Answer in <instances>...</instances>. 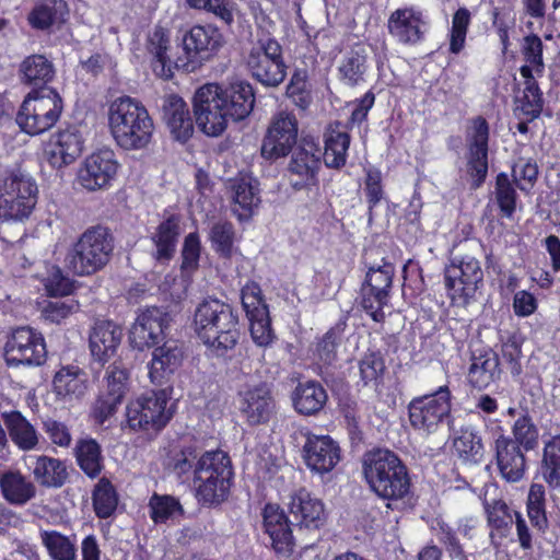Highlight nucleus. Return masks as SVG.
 I'll return each mask as SVG.
<instances>
[{"label": "nucleus", "instance_id": "obj_42", "mask_svg": "<svg viewBox=\"0 0 560 560\" xmlns=\"http://www.w3.org/2000/svg\"><path fill=\"white\" fill-rule=\"evenodd\" d=\"M43 287V291L48 298H65L74 293L77 290L75 280L65 270L52 262L45 261L42 271L34 275Z\"/></svg>", "mask_w": 560, "mask_h": 560}, {"label": "nucleus", "instance_id": "obj_18", "mask_svg": "<svg viewBox=\"0 0 560 560\" xmlns=\"http://www.w3.org/2000/svg\"><path fill=\"white\" fill-rule=\"evenodd\" d=\"M172 318L168 312L158 306L139 312L129 329V342L133 349L144 351L164 341Z\"/></svg>", "mask_w": 560, "mask_h": 560}, {"label": "nucleus", "instance_id": "obj_29", "mask_svg": "<svg viewBox=\"0 0 560 560\" xmlns=\"http://www.w3.org/2000/svg\"><path fill=\"white\" fill-rule=\"evenodd\" d=\"M275 409V399L265 385H258L240 393V410L252 425L267 423Z\"/></svg>", "mask_w": 560, "mask_h": 560}, {"label": "nucleus", "instance_id": "obj_35", "mask_svg": "<svg viewBox=\"0 0 560 560\" xmlns=\"http://www.w3.org/2000/svg\"><path fill=\"white\" fill-rule=\"evenodd\" d=\"M341 128L340 121H334L324 136L323 161L325 166L331 170H341L347 163L351 136Z\"/></svg>", "mask_w": 560, "mask_h": 560}, {"label": "nucleus", "instance_id": "obj_10", "mask_svg": "<svg viewBox=\"0 0 560 560\" xmlns=\"http://www.w3.org/2000/svg\"><path fill=\"white\" fill-rule=\"evenodd\" d=\"M444 285L453 305H467L483 287L480 261L470 255L451 258L444 268Z\"/></svg>", "mask_w": 560, "mask_h": 560}, {"label": "nucleus", "instance_id": "obj_34", "mask_svg": "<svg viewBox=\"0 0 560 560\" xmlns=\"http://www.w3.org/2000/svg\"><path fill=\"white\" fill-rule=\"evenodd\" d=\"M32 474L35 482L45 489H60L69 481L66 460L44 454L34 457Z\"/></svg>", "mask_w": 560, "mask_h": 560}, {"label": "nucleus", "instance_id": "obj_33", "mask_svg": "<svg viewBox=\"0 0 560 560\" xmlns=\"http://www.w3.org/2000/svg\"><path fill=\"white\" fill-rule=\"evenodd\" d=\"M290 397L294 411L305 417L318 415L328 401L327 390L314 380L300 381Z\"/></svg>", "mask_w": 560, "mask_h": 560}, {"label": "nucleus", "instance_id": "obj_2", "mask_svg": "<svg viewBox=\"0 0 560 560\" xmlns=\"http://www.w3.org/2000/svg\"><path fill=\"white\" fill-rule=\"evenodd\" d=\"M255 102V90L248 82L237 81L226 86L207 83L194 95L196 124L207 136L218 137L224 132L230 119L235 122L246 119Z\"/></svg>", "mask_w": 560, "mask_h": 560}, {"label": "nucleus", "instance_id": "obj_23", "mask_svg": "<svg viewBox=\"0 0 560 560\" xmlns=\"http://www.w3.org/2000/svg\"><path fill=\"white\" fill-rule=\"evenodd\" d=\"M319 149L317 147H300L291 155L288 164L290 186L293 190H311L318 187L319 170L322 165Z\"/></svg>", "mask_w": 560, "mask_h": 560}, {"label": "nucleus", "instance_id": "obj_1", "mask_svg": "<svg viewBox=\"0 0 560 560\" xmlns=\"http://www.w3.org/2000/svg\"><path fill=\"white\" fill-rule=\"evenodd\" d=\"M170 32L163 26H155L147 40V50L152 56L153 73L163 80L174 77V69L183 68L194 71L203 62L215 57L223 47L225 39L220 28L213 24H195L183 35L185 61L182 65L173 62L168 57Z\"/></svg>", "mask_w": 560, "mask_h": 560}, {"label": "nucleus", "instance_id": "obj_8", "mask_svg": "<svg viewBox=\"0 0 560 560\" xmlns=\"http://www.w3.org/2000/svg\"><path fill=\"white\" fill-rule=\"evenodd\" d=\"M454 395L448 383L434 390L415 396L407 405L411 429L420 435L436 434L445 424L453 422Z\"/></svg>", "mask_w": 560, "mask_h": 560}, {"label": "nucleus", "instance_id": "obj_50", "mask_svg": "<svg viewBox=\"0 0 560 560\" xmlns=\"http://www.w3.org/2000/svg\"><path fill=\"white\" fill-rule=\"evenodd\" d=\"M201 462L197 448L192 445L173 451L168 456V469L182 481H194L197 466Z\"/></svg>", "mask_w": 560, "mask_h": 560}, {"label": "nucleus", "instance_id": "obj_56", "mask_svg": "<svg viewBox=\"0 0 560 560\" xmlns=\"http://www.w3.org/2000/svg\"><path fill=\"white\" fill-rule=\"evenodd\" d=\"M465 136L467 152L489 153L490 125L482 115L468 120Z\"/></svg>", "mask_w": 560, "mask_h": 560}, {"label": "nucleus", "instance_id": "obj_46", "mask_svg": "<svg viewBox=\"0 0 560 560\" xmlns=\"http://www.w3.org/2000/svg\"><path fill=\"white\" fill-rule=\"evenodd\" d=\"M52 385L59 396L80 398L88 389L86 373L78 365H63L56 372Z\"/></svg>", "mask_w": 560, "mask_h": 560}, {"label": "nucleus", "instance_id": "obj_59", "mask_svg": "<svg viewBox=\"0 0 560 560\" xmlns=\"http://www.w3.org/2000/svg\"><path fill=\"white\" fill-rule=\"evenodd\" d=\"M241 302L247 318H257L269 312L260 285L248 280L241 289Z\"/></svg>", "mask_w": 560, "mask_h": 560}, {"label": "nucleus", "instance_id": "obj_51", "mask_svg": "<svg viewBox=\"0 0 560 560\" xmlns=\"http://www.w3.org/2000/svg\"><path fill=\"white\" fill-rule=\"evenodd\" d=\"M149 515L154 524H165L176 516H183L185 510L178 498L154 492L148 503Z\"/></svg>", "mask_w": 560, "mask_h": 560}, {"label": "nucleus", "instance_id": "obj_27", "mask_svg": "<svg viewBox=\"0 0 560 560\" xmlns=\"http://www.w3.org/2000/svg\"><path fill=\"white\" fill-rule=\"evenodd\" d=\"M122 328L113 320L95 322L89 336V347L94 361L105 365L118 351Z\"/></svg>", "mask_w": 560, "mask_h": 560}, {"label": "nucleus", "instance_id": "obj_45", "mask_svg": "<svg viewBox=\"0 0 560 560\" xmlns=\"http://www.w3.org/2000/svg\"><path fill=\"white\" fill-rule=\"evenodd\" d=\"M452 447L458 458L466 463L479 464L483 459L485 446L480 432L472 425H463L456 432Z\"/></svg>", "mask_w": 560, "mask_h": 560}, {"label": "nucleus", "instance_id": "obj_61", "mask_svg": "<svg viewBox=\"0 0 560 560\" xmlns=\"http://www.w3.org/2000/svg\"><path fill=\"white\" fill-rule=\"evenodd\" d=\"M513 441L525 452L533 451L538 445L539 432L528 413L521 415L512 427Z\"/></svg>", "mask_w": 560, "mask_h": 560}, {"label": "nucleus", "instance_id": "obj_57", "mask_svg": "<svg viewBox=\"0 0 560 560\" xmlns=\"http://www.w3.org/2000/svg\"><path fill=\"white\" fill-rule=\"evenodd\" d=\"M42 541L52 560H77L75 544L60 532H44Z\"/></svg>", "mask_w": 560, "mask_h": 560}, {"label": "nucleus", "instance_id": "obj_25", "mask_svg": "<svg viewBox=\"0 0 560 560\" xmlns=\"http://www.w3.org/2000/svg\"><path fill=\"white\" fill-rule=\"evenodd\" d=\"M288 508L300 527L319 529L326 523L323 501L305 487L291 492Z\"/></svg>", "mask_w": 560, "mask_h": 560}, {"label": "nucleus", "instance_id": "obj_37", "mask_svg": "<svg viewBox=\"0 0 560 560\" xmlns=\"http://www.w3.org/2000/svg\"><path fill=\"white\" fill-rule=\"evenodd\" d=\"M180 219L177 214H171L161 221L151 236L155 247L153 257L159 262H168L176 253V246L180 234Z\"/></svg>", "mask_w": 560, "mask_h": 560}, {"label": "nucleus", "instance_id": "obj_13", "mask_svg": "<svg viewBox=\"0 0 560 560\" xmlns=\"http://www.w3.org/2000/svg\"><path fill=\"white\" fill-rule=\"evenodd\" d=\"M3 357L10 368H39L47 362L45 337L31 326L14 328L7 337Z\"/></svg>", "mask_w": 560, "mask_h": 560}, {"label": "nucleus", "instance_id": "obj_24", "mask_svg": "<svg viewBox=\"0 0 560 560\" xmlns=\"http://www.w3.org/2000/svg\"><path fill=\"white\" fill-rule=\"evenodd\" d=\"M84 138L77 126L70 125L51 135L45 154L49 165L62 168L72 164L83 152Z\"/></svg>", "mask_w": 560, "mask_h": 560}, {"label": "nucleus", "instance_id": "obj_31", "mask_svg": "<svg viewBox=\"0 0 560 560\" xmlns=\"http://www.w3.org/2000/svg\"><path fill=\"white\" fill-rule=\"evenodd\" d=\"M162 119L177 141L186 142L194 133L189 107L177 94H170L163 100Z\"/></svg>", "mask_w": 560, "mask_h": 560}, {"label": "nucleus", "instance_id": "obj_63", "mask_svg": "<svg viewBox=\"0 0 560 560\" xmlns=\"http://www.w3.org/2000/svg\"><path fill=\"white\" fill-rule=\"evenodd\" d=\"M489 173V153L467 152L466 155V175L469 182V188L477 190L481 188Z\"/></svg>", "mask_w": 560, "mask_h": 560}, {"label": "nucleus", "instance_id": "obj_62", "mask_svg": "<svg viewBox=\"0 0 560 560\" xmlns=\"http://www.w3.org/2000/svg\"><path fill=\"white\" fill-rule=\"evenodd\" d=\"M434 529L436 530V537L440 544L444 547L451 559L469 560L455 528L443 520H438Z\"/></svg>", "mask_w": 560, "mask_h": 560}, {"label": "nucleus", "instance_id": "obj_21", "mask_svg": "<svg viewBox=\"0 0 560 560\" xmlns=\"http://www.w3.org/2000/svg\"><path fill=\"white\" fill-rule=\"evenodd\" d=\"M262 527L271 541V548L278 557L289 558L294 551L295 539L292 523L277 503H266L262 512Z\"/></svg>", "mask_w": 560, "mask_h": 560}, {"label": "nucleus", "instance_id": "obj_3", "mask_svg": "<svg viewBox=\"0 0 560 560\" xmlns=\"http://www.w3.org/2000/svg\"><path fill=\"white\" fill-rule=\"evenodd\" d=\"M197 338L211 358L231 360L241 338L237 310L217 298H207L196 307L192 319Z\"/></svg>", "mask_w": 560, "mask_h": 560}, {"label": "nucleus", "instance_id": "obj_40", "mask_svg": "<svg viewBox=\"0 0 560 560\" xmlns=\"http://www.w3.org/2000/svg\"><path fill=\"white\" fill-rule=\"evenodd\" d=\"M1 418L11 441L19 450L26 452L38 446V432L21 411H4L1 413Z\"/></svg>", "mask_w": 560, "mask_h": 560}, {"label": "nucleus", "instance_id": "obj_20", "mask_svg": "<svg viewBox=\"0 0 560 560\" xmlns=\"http://www.w3.org/2000/svg\"><path fill=\"white\" fill-rule=\"evenodd\" d=\"M428 28V16L415 5L396 9L387 20L388 33L402 45L413 46L423 42Z\"/></svg>", "mask_w": 560, "mask_h": 560}, {"label": "nucleus", "instance_id": "obj_48", "mask_svg": "<svg viewBox=\"0 0 560 560\" xmlns=\"http://www.w3.org/2000/svg\"><path fill=\"white\" fill-rule=\"evenodd\" d=\"M92 489V506L95 515L105 520L114 515L119 502V494L109 478L98 477Z\"/></svg>", "mask_w": 560, "mask_h": 560}, {"label": "nucleus", "instance_id": "obj_6", "mask_svg": "<svg viewBox=\"0 0 560 560\" xmlns=\"http://www.w3.org/2000/svg\"><path fill=\"white\" fill-rule=\"evenodd\" d=\"M115 236L105 225L88 228L69 247L65 266L74 276L89 277L103 270L112 260Z\"/></svg>", "mask_w": 560, "mask_h": 560}, {"label": "nucleus", "instance_id": "obj_11", "mask_svg": "<svg viewBox=\"0 0 560 560\" xmlns=\"http://www.w3.org/2000/svg\"><path fill=\"white\" fill-rule=\"evenodd\" d=\"M394 277V264L382 258V265L368 268L360 285V306L375 323L385 322L384 308L390 300Z\"/></svg>", "mask_w": 560, "mask_h": 560}, {"label": "nucleus", "instance_id": "obj_32", "mask_svg": "<svg viewBox=\"0 0 560 560\" xmlns=\"http://www.w3.org/2000/svg\"><path fill=\"white\" fill-rule=\"evenodd\" d=\"M346 328L347 319L340 318L310 345V357L320 370L331 366L337 361V350L342 342Z\"/></svg>", "mask_w": 560, "mask_h": 560}, {"label": "nucleus", "instance_id": "obj_15", "mask_svg": "<svg viewBox=\"0 0 560 560\" xmlns=\"http://www.w3.org/2000/svg\"><path fill=\"white\" fill-rule=\"evenodd\" d=\"M4 194L0 196V221L27 219L37 202V185L34 180L14 173L3 178Z\"/></svg>", "mask_w": 560, "mask_h": 560}, {"label": "nucleus", "instance_id": "obj_38", "mask_svg": "<svg viewBox=\"0 0 560 560\" xmlns=\"http://www.w3.org/2000/svg\"><path fill=\"white\" fill-rule=\"evenodd\" d=\"M368 68L366 48L358 43L343 55L337 69L338 80L348 88L359 86L365 81Z\"/></svg>", "mask_w": 560, "mask_h": 560}, {"label": "nucleus", "instance_id": "obj_49", "mask_svg": "<svg viewBox=\"0 0 560 560\" xmlns=\"http://www.w3.org/2000/svg\"><path fill=\"white\" fill-rule=\"evenodd\" d=\"M526 514L532 527L539 535H545L549 528L546 511V489L541 483H532L526 499Z\"/></svg>", "mask_w": 560, "mask_h": 560}, {"label": "nucleus", "instance_id": "obj_4", "mask_svg": "<svg viewBox=\"0 0 560 560\" xmlns=\"http://www.w3.org/2000/svg\"><path fill=\"white\" fill-rule=\"evenodd\" d=\"M362 475L369 489L381 500L400 501L411 491L412 481L402 458L387 447H373L362 457Z\"/></svg>", "mask_w": 560, "mask_h": 560}, {"label": "nucleus", "instance_id": "obj_7", "mask_svg": "<svg viewBox=\"0 0 560 560\" xmlns=\"http://www.w3.org/2000/svg\"><path fill=\"white\" fill-rule=\"evenodd\" d=\"M233 483L234 468L229 454L219 448L205 451L192 481L198 502L221 505L229 499Z\"/></svg>", "mask_w": 560, "mask_h": 560}, {"label": "nucleus", "instance_id": "obj_19", "mask_svg": "<svg viewBox=\"0 0 560 560\" xmlns=\"http://www.w3.org/2000/svg\"><path fill=\"white\" fill-rule=\"evenodd\" d=\"M119 166L113 150H97L85 158L78 173L79 183L88 191L108 189Z\"/></svg>", "mask_w": 560, "mask_h": 560}, {"label": "nucleus", "instance_id": "obj_41", "mask_svg": "<svg viewBox=\"0 0 560 560\" xmlns=\"http://www.w3.org/2000/svg\"><path fill=\"white\" fill-rule=\"evenodd\" d=\"M20 79L32 90L50 89L48 83L55 78V67L46 56L33 54L23 59L19 68Z\"/></svg>", "mask_w": 560, "mask_h": 560}, {"label": "nucleus", "instance_id": "obj_52", "mask_svg": "<svg viewBox=\"0 0 560 560\" xmlns=\"http://www.w3.org/2000/svg\"><path fill=\"white\" fill-rule=\"evenodd\" d=\"M514 184L504 172H500L495 176L494 198L502 218L513 219L516 212L518 195Z\"/></svg>", "mask_w": 560, "mask_h": 560}, {"label": "nucleus", "instance_id": "obj_30", "mask_svg": "<svg viewBox=\"0 0 560 560\" xmlns=\"http://www.w3.org/2000/svg\"><path fill=\"white\" fill-rule=\"evenodd\" d=\"M489 538L493 547L499 548L511 535L518 511L513 510L503 499L483 501Z\"/></svg>", "mask_w": 560, "mask_h": 560}, {"label": "nucleus", "instance_id": "obj_36", "mask_svg": "<svg viewBox=\"0 0 560 560\" xmlns=\"http://www.w3.org/2000/svg\"><path fill=\"white\" fill-rule=\"evenodd\" d=\"M80 470L90 479H97L105 469V457L102 445L91 436L80 438L72 450Z\"/></svg>", "mask_w": 560, "mask_h": 560}, {"label": "nucleus", "instance_id": "obj_55", "mask_svg": "<svg viewBox=\"0 0 560 560\" xmlns=\"http://www.w3.org/2000/svg\"><path fill=\"white\" fill-rule=\"evenodd\" d=\"M471 21V12L466 7H460L453 13L452 24L447 35L448 51L451 54L458 55L465 48Z\"/></svg>", "mask_w": 560, "mask_h": 560}, {"label": "nucleus", "instance_id": "obj_60", "mask_svg": "<svg viewBox=\"0 0 560 560\" xmlns=\"http://www.w3.org/2000/svg\"><path fill=\"white\" fill-rule=\"evenodd\" d=\"M188 8L210 13L226 26L234 23L235 2L233 0H185Z\"/></svg>", "mask_w": 560, "mask_h": 560}, {"label": "nucleus", "instance_id": "obj_64", "mask_svg": "<svg viewBox=\"0 0 560 560\" xmlns=\"http://www.w3.org/2000/svg\"><path fill=\"white\" fill-rule=\"evenodd\" d=\"M287 97L300 109L305 110L312 103V92L305 73L294 71L285 89Z\"/></svg>", "mask_w": 560, "mask_h": 560}, {"label": "nucleus", "instance_id": "obj_43", "mask_svg": "<svg viewBox=\"0 0 560 560\" xmlns=\"http://www.w3.org/2000/svg\"><path fill=\"white\" fill-rule=\"evenodd\" d=\"M67 13L68 4L65 0H37L26 20L31 28L45 32L63 21Z\"/></svg>", "mask_w": 560, "mask_h": 560}, {"label": "nucleus", "instance_id": "obj_12", "mask_svg": "<svg viewBox=\"0 0 560 560\" xmlns=\"http://www.w3.org/2000/svg\"><path fill=\"white\" fill-rule=\"evenodd\" d=\"M246 67L257 82L265 86L277 88L287 77V65L282 47L275 38H259L250 48Z\"/></svg>", "mask_w": 560, "mask_h": 560}, {"label": "nucleus", "instance_id": "obj_17", "mask_svg": "<svg viewBox=\"0 0 560 560\" xmlns=\"http://www.w3.org/2000/svg\"><path fill=\"white\" fill-rule=\"evenodd\" d=\"M304 438L301 456L312 474L324 476L335 469L341 460L339 443L328 434H316L308 428L300 430Z\"/></svg>", "mask_w": 560, "mask_h": 560}, {"label": "nucleus", "instance_id": "obj_44", "mask_svg": "<svg viewBox=\"0 0 560 560\" xmlns=\"http://www.w3.org/2000/svg\"><path fill=\"white\" fill-rule=\"evenodd\" d=\"M232 210L238 220H248L260 203L259 189L250 179L235 178L231 182Z\"/></svg>", "mask_w": 560, "mask_h": 560}, {"label": "nucleus", "instance_id": "obj_58", "mask_svg": "<svg viewBox=\"0 0 560 560\" xmlns=\"http://www.w3.org/2000/svg\"><path fill=\"white\" fill-rule=\"evenodd\" d=\"M385 361L380 352L365 353L359 361L360 381L363 386L377 388L383 383Z\"/></svg>", "mask_w": 560, "mask_h": 560}, {"label": "nucleus", "instance_id": "obj_53", "mask_svg": "<svg viewBox=\"0 0 560 560\" xmlns=\"http://www.w3.org/2000/svg\"><path fill=\"white\" fill-rule=\"evenodd\" d=\"M541 472L550 488L560 490V433L544 445Z\"/></svg>", "mask_w": 560, "mask_h": 560}, {"label": "nucleus", "instance_id": "obj_16", "mask_svg": "<svg viewBox=\"0 0 560 560\" xmlns=\"http://www.w3.org/2000/svg\"><path fill=\"white\" fill-rule=\"evenodd\" d=\"M167 401L164 389L151 390L130 401L126 407L128 427L133 431L162 430L172 418L166 411Z\"/></svg>", "mask_w": 560, "mask_h": 560}, {"label": "nucleus", "instance_id": "obj_5", "mask_svg": "<svg viewBox=\"0 0 560 560\" xmlns=\"http://www.w3.org/2000/svg\"><path fill=\"white\" fill-rule=\"evenodd\" d=\"M108 127L116 144L126 151L147 149L155 129L145 105L128 95L119 96L109 104Z\"/></svg>", "mask_w": 560, "mask_h": 560}, {"label": "nucleus", "instance_id": "obj_26", "mask_svg": "<svg viewBox=\"0 0 560 560\" xmlns=\"http://www.w3.org/2000/svg\"><path fill=\"white\" fill-rule=\"evenodd\" d=\"M494 452L500 476L508 482L522 480L527 468L525 451L511 436L501 433L494 441Z\"/></svg>", "mask_w": 560, "mask_h": 560}, {"label": "nucleus", "instance_id": "obj_22", "mask_svg": "<svg viewBox=\"0 0 560 560\" xmlns=\"http://www.w3.org/2000/svg\"><path fill=\"white\" fill-rule=\"evenodd\" d=\"M152 349L148 375L153 384L162 386L167 384L183 365L184 343L177 339H167Z\"/></svg>", "mask_w": 560, "mask_h": 560}, {"label": "nucleus", "instance_id": "obj_54", "mask_svg": "<svg viewBox=\"0 0 560 560\" xmlns=\"http://www.w3.org/2000/svg\"><path fill=\"white\" fill-rule=\"evenodd\" d=\"M211 248L222 259H231L234 252L235 229L230 221L212 224L208 236Z\"/></svg>", "mask_w": 560, "mask_h": 560}, {"label": "nucleus", "instance_id": "obj_14", "mask_svg": "<svg viewBox=\"0 0 560 560\" xmlns=\"http://www.w3.org/2000/svg\"><path fill=\"white\" fill-rule=\"evenodd\" d=\"M299 120L294 113L279 110L275 113L264 131L260 143V156L276 162L289 156L298 143Z\"/></svg>", "mask_w": 560, "mask_h": 560}, {"label": "nucleus", "instance_id": "obj_9", "mask_svg": "<svg viewBox=\"0 0 560 560\" xmlns=\"http://www.w3.org/2000/svg\"><path fill=\"white\" fill-rule=\"evenodd\" d=\"M62 110L63 101L55 89L32 90L24 97L15 121L24 133L38 136L58 122Z\"/></svg>", "mask_w": 560, "mask_h": 560}, {"label": "nucleus", "instance_id": "obj_28", "mask_svg": "<svg viewBox=\"0 0 560 560\" xmlns=\"http://www.w3.org/2000/svg\"><path fill=\"white\" fill-rule=\"evenodd\" d=\"M500 360L491 348H482L474 351L467 373L468 384L478 390L487 389L501 377Z\"/></svg>", "mask_w": 560, "mask_h": 560}, {"label": "nucleus", "instance_id": "obj_39", "mask_svg": "<svg viewBox=\"0 0 560 560\" xmlns=\"http://www.w3.org/2000/svg\"><path fill=\"white\" fill-rule=\"evenodd\" d=\"M0 491L11 505L24 506L36 497V486L20 470H5L0 475Z\"/></svg>", "mask_w": 560, "mask_h": 560}, {"label": "nucleus", "instance_id": "obj_47", "mask_svg": "<svg viewBox=\"0 0 560 560\" xmlns=\"http://www.w3.org/2000/svg\"><path fill=\"white\" fill-rule=\"evenodd\" d=\"M363 195L366 203V215L369 223L375 218V209L386 199L385 185L382 171L374 165L363 167Z\"/></svg>", "mask_w": 560, "mask_h": 560}]
</instances>
